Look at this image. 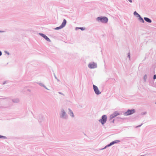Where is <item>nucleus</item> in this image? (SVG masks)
I'll return each mask as SVG.
<instances>
[{
  "instance_id": "1",
  "label": "nucleus",
  "mask_w": 156,
  "mask_h": 156,
  "mask_svg": "<svg viewBox=\"0 0 156 156\" xmlns=\"http://www.w3.org/2000/svg\"><path fill=\"white\" fill-rule=\"evenodd\" d=\"M96 20L97 21L104 23H107L108 21V19L106 16H99L98 17Z\"/></svg>"
},
{
  "instance_id": "2",
  "label": "nucleus",
  "mask_w": 156,
  "mask_h": 156,
  "mask_svg": "<svg viewBox=\"0 0 156 156\" xmlns=\"http://www.w3.org/2000/svg\"><path fill=\"white\" fill-rule=\"evenodd\" d=\"M107 118V115H102L101 118L99 120V122L103 125L106 122Z\"/></svg>"
},
{
  "instance_id": "3",
  "label": "nucleus",
  "mask_w": 156,
  "mask_h": 156,
  "mask_svg": "<svg viewBox=\"0 0 156 156\" xmlns=\"http://www.w3.org/2000/svg\"><path fill=\"white\" fill-rule=\"evenodd\" d=\"M136 112L135 110L134 109H128L123 114L125 116H128L133 114Z\"/></svg>"
},
{
  "instance_id": "4",
  "label": "nucleus",
  "mask_w": 156,
  "mask_h": 156,
  "mask_svg": "<svg viewBox=\"0 0 156 156\" xmlns=\"http://www.w3.org/2000/svg\"><path fill=\"white\" fill-rule=\"evenodd\" d=\"M67 23V21L65 19H64L61 24L59 27H55L54 29L56 30H58L63 28L66 25Z\"/></svg>"
},
{
  "instance_id": "5",
  "label": "nucleus",
  "mask_w": 156,
  "mask_h": 156,
  "mask_svg": "<svg viewBox=\"0 0 156 156\" xmlns=\"http://www.w3.org/2000/svg\"><path fill=\"white\" fill-rule=\"evenodd\" d=\"M61 113L60 115V117L64 119H67L68 117V115L66 114V112L63 109H61Z\"/></svg>"
},
{
  "instance_id": "6",
  "label": "nucleus",
  "mask_w": 156,
  "mask_h": 156,
  "mask_svg": "<svg viewBox=\"0 0 156 156\" xmlns=\"http://www.w3.org/2000/svg\"><path fill=\"white\" fill-rule=\"evenodd\" d=\"M88 66V67L91 69H94L97 67V63L94 62L90 63Z\"/></svg>"
},
{
  "instance_id": "7",
  "label": "nucleus",
  "mask_w": 156,
  "mask_h": 156,
  "mask_svg": "<svg viewBox=\"0 0 156 156\" xmlns=\"http://www.w3.org/2000/svg\"><path fill=\"white\" fill-rule=\"evenodd\" d=\"M120 113L118 112L117 111L114 112L112 114H111L109 117L110 120L112 119L113 118L116 117L117 116L119 115Z\"/></svg>"
},
{
  "instance_id": "8",
  "label": "nucleus",
  "mask_w": 156,
  "mask_h": 156,
  "mask_svg": "<svg viewBox=\"0 0 156 156\" xmlns=\"http://www.w3.org/2000/svg\"><path fill=\"white\" fill-rule=\"evenodd\" d=\"M93 89L95 94L97 95H99L101 94V92L100 91L98 87L94 85H93Z\"/></svg>"
},
{
  "instance_id": "9",
  "label": "nucleus",
  "mask_w": 156,
  "mask_h": 156,
  "mask_svg": "<svg viewBox=\"0 0 156 156\" xmlns=\"http://www.w3.org/2000/svg\"><path fill=\"white\" fill-rule=\"evenodd\" d=\"M39 34L44 38L48 41H51L50 39L45 34L42 33H39Z\"/></svg>"
},
{
  "instance_id": "10",
  "label": "nucleus",
  "mask_w": 156,
  "mask_h": 156,
  "mask_svg": "<svg viewBox=\"0 0 156 156\" xmlns=\"http://www.w3.org/2000/svg\"><path fill=\"white\" fill-rule=\"evenodd\" d=\"M39 122H41L42 121L44 120V118L43 116L41 115H39L37 117V118Z\"/></svg>"
},
{
  "instance_id": "11",
  "label": "nucleus",
  "mask_w": 156,
  "mask_h": 156,
  "mask_svg": "<svg viewBox=\"0 0 156 156\" xmlns=\"http://www.w3.org/2000/svg\"><path fill=\"white\" fill-rule=\"evenodd\" d=\"M68 110L69 111V115L72 117H74V114L72 111V110L69 108L68 109Z\"/></svg>"
},
{
  "instance_id": "12",
  "label": "nucleus",
  "mask_w": 156,
  "mask_h": 156,
  "mask_svg": "<svg viewBox=\"0 0 156 156\" xmlns=\"http://www.w3.org/2000/svg\"><path fill=\"white\" fill-rule=\"evenodd\" d=\"M144 19L146 22L149 23H151L152 22V20L148 17H144Z\"/></svg>"
},
{
  "instance_id": "13",
  "label": "nucleus",
  "mask_w": 156,
  "mask_h": 156,
  "mask_svg": "<svg viewBox=\"0 0 156 156\" xmlns=\"http://www.w3.org/2000/svg\"><path fill=\"white\" fill-rule=\"evenodd\" d=\"M120 142V140H116L112 141V142L110 143V144L111 146L115 144H116Z\"/></svg>"
},
{
  "instance_id": "14",
  "label": "nucleus",
  "mask_w": 156,
  "mask_h": 156,
  "mask_svg": "<svg viewBox=\"0 0 156 156\" xmlns=\"http://www.w3.org/2000/svg\"><path fill=\"white\" fill-rule=\"evenodd\" d=\"M138 20L140 21V22L142 23H144L145 22L144 20V19H143L141 16H139L138 18Z\"/></svg>"
},
{
  "instance_id": "15",
  "label": "nucleus",
  "mask_w": 156,
  "mask_h": 156,
  "mask_svg": "<svg viewBox=\"0 0 156 156\" xmlns=\"http://www.w3.org/2000/svg\"><path fill=\"white\" fill-rule=\"evenodd\" d=\"M12 101L14 103H17L19 101V99L18 98H15L12 99Z\"/></svg>"
},
{
  "instance_id": "16",
  "label": "nucleus",
  "mask_w": 156,
  "mask_h": 156,
  "mask_svg": "<svg viewBox=\"0 0 156 156\" xmlns=\"http://www.w3.org/2000/svg\"><path fill=\"white\" fill-rule=\"evenodd\" d=\"M133 15L135 16H136L137 18H138L140 15L136 11H135L133 12Z\"/></svg>"
},
{
  "instance_id": "17",
  "label": "nucleus",
  "mask_w": 156,
  "mask_h": 156,
  "mask_svg": "<svg viewBox=\"0 0 156 156\" xmlns=\"http://www.w3.org/2000/svg\"><path fill=\"white\" fill-rule=\"evenodd\" d=\"M40 86L41 87H44L45 89L48 90V89L42 83H38Z\"/></svg>"
},
{
  "instance_id": "18",
  "label": "nucleus",
  "mask_w": 156,
  "mask_h": 156,
  "mask_svg": "<svg viewBox=\"0 0 156 156\" xmlns=\"http://www.w3.org/2000/svg\"><path fill=\"white\" fill-rule=\"evenodd\" d=\"M147 78V75L146 74L144 75L143 77V79L144 82H146V81Z\"/></svg>"
},
{
  "instance_id": "19",
  "label": "nucleus",
  "mask_w": 156,
  "mask_h": 156,
  "mask_svg": "<svg viewBox=\"0 0 156 156\" xmlns=\"http://www.w3.org/2000/svg\"><path fill=\"white\" fill-rule=\"evenodd\" d=\"M7 137L5 136L0 135V139H6Z\"/></svg>"
},
{
  "instance_id": "20",
  "label": "nucleus",
  "mask_w": 156,
  "mask_h": 156,
  "mask_svg": "<svg viewBox=\"0 0 156 156\" xmlns=\"http://www.w3.org/2000/svg\"><path fill=\"white\" fill-rule=\"evenodd\" d=\"M111 146V145L110 144V143L108 144L104 147V148H103L102 149H105L107 147H109L110 146Z\"/></svg>"
},
{
  "instance_id": "21",
  "label": "nucleus",
  "mask_w": 156,
  "mask_h": 156,
  "mask_svg": "<svg viewBox=\"0 0 156 156\" xmlns=\"http://www.w3.org/2000/svg\"><path fill=\"white\" fill-rule=\"evenodd\" d=\"M153 79L154 81L156 79V74H154V75Z\"/></svg>"
},
{
  "instance_id": "22",
  "label": "nucleus",
  "mask_w": 156,
  "mask_h": 156,
  "mask_svg": "<svg viewBox=\"0 0 156 156\" xmlns=\"http://www.w3.org/2000/svg\"><path fill=\"white\" fill-rule=\"evenodd\" d=\"M85 28L84 27H80V29L81 30L83 31L85 30Z\"/></svg>"
},
{
  "instance_id": "23",
  "label": "nucleus",
  "mask_w": 156,
  "mask_h": 156,
  "mask_svg": "<svg viewBox=\"0 0 156 156\" xmlns=\"http://www.w3.org/2000/svg\"><path fill=\"white\" fill-rule=\"evenodd\" d=\"M130 52H129L128 53L127 56V57L129 58V59H130Z\"/></svg>"
},
{
  "instance_id": "24",
  "label": "nucleus",
  "mask_w": 156,
  "mask_h": 156,
  "mask_svg": "<svg viewBox=\"0 0 156 156\" xmlns=\"http://www.w3.org/2000/svg\"><path fill=\"white\" fill-rule=\"evenodd\" d=\"M9 82V81L8 80H6V81H4L3 83V84H5L6 83H8Z\"/></svg>"
},
{
  "instance_id": "25",
  "label": "nucleus",
  "mask_w": 156,
  "mask_h": 156,
  "mask_svg": "<svg viewBox=\"0 0 156 156\" xmlns=\"http://www.w3.org/2000/svg\"><path fill=\"white\" fill-rule=\"evenodd\" d=\"M147 114V112H141V115H145Z\"/></svg>"
},
{
  "instance_id": "26",
  "label": "nucleus",
  "mask_w": 156,
  "mask_h": 156,
  "mask_svg": "<svg viewBox=\"0 0 156 156\" xmlns=\"http://www.w3.org/2000/svg\"><path fill=\"white\" fill-rule=\"evenodd\" d=\"M143 123H141L140 125H139L138 126H136L135 127V128H138V127H141L143 125Z\"/></svg>"
},
{
  "instance_id": "27",
  "label": "nucleus",
  "mask_w": 156,
  "mask_h": 156,
  "mask_svg": "<svg viewBox=\"0 0 156 156\" xmlns=\"http://www.w3.org/2000/svg\"><path fill=\"white\" fill-rule=\"evenodd\" d=\"M4 52L5 53V54H7L8 55H9V52H8V51H4Z\"/></svg>"
},
{
  "instance_id": "28",
  "label": "nucleus",
  "mask_w": 156,
  "mask_h": 156,
  "mask_svg": "<svg viewBox=\"0 0 156 156\" xmlns=\"http://www.w3.org/2000/svg\"><path fill=\"white\" fill-rule=\"evenodd\" d=\"M27 92H31V90L29 89H27Z\"/></svg>"
},
{
  "instance_id": "29",
  "label": "nucleus",
  "mask_w": 156,
  "mask_h": 156,
  "mask_svg": "<svg viewBox=\"0 0 156 156\" xmlns=\"http://www.w3.org/2000/svg\"><path fill=\"white\" fill-rule=\"evenodd\" d=\"M117 119H123L124 118H121L120 117H117L116 118Z\"/></svg>"
},
{
  "instance_id": "30",
  "label": "nucleus",
  "mask_w": 156,
  "mask_h": 156,
  "mask_svg": "<svg viewBox=\"0 0 156 156\" xmlns=\"http://www.w3.org/2000/svg\"><path fill=\"white\" fill-rule=\"evenodd\" d=\"M80 27H76L75 28V30H77V29H80Z\"/></svg>"
},
{
  "instance_id": "31",
  "label": "nucleus",
  "mask_w": 156,
  "mask_h": 156,
  "mask_svg": "<svg viewBox=\"0 0 156 156\" xmlns=\"http://www.w3.org/2000/svg\"><path fill=\"white\" fill-rule=\"evenodd\" d=\"M154 85V87L156 88V82L155 83Z\"/></svg>"
},
{
  "instance_id": "32",
  "label": "nucleus",
  "mask_w": 156,
  "mask_h": 156,
  "mask_svg": "<svg viewBox=\"0 0 156 156\" xmlns=\"http://www.w3.org/2000/svg\"><path fill=\"white\" fill-rule=\"evenodd\" d=\"M2 52L1 51H0V56H1L2 55Z\"/></svg>"
},
{
  "instance_id": "33",
  "label": "nucleus",
  "mask_w": 156,
  "mask_h": 156,
  "mask_svg": "<svg viewBox=\"0 0 156 156\" xmlns=\"http://www.w3.org/2000/svg\"><path fill=\"white\" fill-rule=\"evenodd\" d=\"M130 2V3H132V0H128Z\"/></svg>"
},
{
  "instance_id": "34",
  "label": "nucleus",
  "mask_w": 156,
  "mask_h": 156,
  "mask_svg": "<svg viewBox=\"0 0 156 156\" xmlns=\"http://www.w3.org/2000/svg\"><path fill=\"white\" fill-rule=\"evenodd\" d=\"M54 76H55V78L56 79H57V77H56V76L55 75V74L54 73Z\"/></svg>"
},
{
  "instance_id": "35",
  "label": "nucleus",
  "mask_w": 156,
  "mask_h": 156,
  "mask_svg": "<svg viewBox=\"0 0 156 156\" xmlns=\"http://www.w3.org/2000/svg\"><path fill=\"white\" fill-rule=\"evenodd\" d=\"M4 32V31L0 30V33H3Z\"/></svg>"
},
{
  "instance_id": "36",
  "label": "nucleus",
  "mask_w": 156,
  "mask_h": 156,
  "mask_svg": "<svg viewBox=\"0 0 156 156\" xmlns=\"http://www.w3.org/2000/svg\"><path fill=\"white\" fill-rule=\"evenodd\" d=\"M114 121H115V119H114L112 120V122L114 123Z\"/></svg>"
},
{
  "instance_id": "37",
  "label": "nucleus",
  "mask_w": 156,
  "mask_h": 156,
  "mask_svg": "<svg viewBox=\"0 0 156 156\" xmlns=\"http://www.w3.org/2000/svg\"><path fill=\"white\" fill-rule=\"evenodd\" d=\"M56 79L57 80V81H59V80L57 78V79Z\"/></svg>"
},
{
  "instance_id": "38",
  "label": "nucleus",
  "mask_w": 156,
  "mask_h": 156,
  "mask_svg": "<svg viewBox=\"0 0 156 156\" xmlns=\"http://www.w3.org/2000/svg\"><path fill=\"white\" fill-rule=\"evenodd\" d=\"M59 93L61 94H62V93H61V92H59Z\"/></svg>"
},
{
  "instance_id": "39",
  "label": "nucleus",
  "mask_w": 156,
  "mask_h": 156,
  "mask_svg": "<svg viewBox=\"0 0 156 156\" xmlns=\"http://www.w3.org/2000/svg\"><path fill=\"white\" fill-rule=\"evenodd\" d=\"M5 98H2V99H5Z\"/></svg>"
},
{
  "instance_id": "40",
  "label": "nucleus",
  "mask_w": 156,
  "mask_h": 156,
  "mask_svg": "<svg viewBox=\"0 0 156 156\" xmlns=\"http://www.w3.org/2000/svg\"><path fill=\"white\" fill-rule=\"evenodd\" d=\"M155 104H156V102H155Z\"/></svg>"
},
{
  "instance_id": "41",
  "label": "nucleus",
  "mask_w": 156,
  "mask_h": 156,
  "mask_svg": "<svg viewBox=\"0 0 156 156\" xmlns=\"http://www.w3.org/2000/svg\"><path fill=\"white\" fill-rule=\"evenodd\" d=\"M0 99H2V98H0Z\"/></svg>"
}]
</instances>
